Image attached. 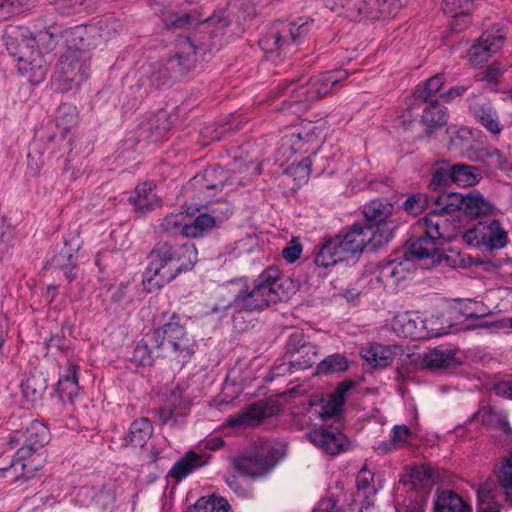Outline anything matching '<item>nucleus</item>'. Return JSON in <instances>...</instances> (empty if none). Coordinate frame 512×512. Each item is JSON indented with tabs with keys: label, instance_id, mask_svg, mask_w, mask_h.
Instances as JSON below:
<instances>
[{
	"label": "nucleus",
	"instance_id": "obj_52",
	"mask_svg": "<svg viewBox=\"0 0 512 512\" xmlns=\"http://www.w3.org/2000/svg\"><path fill=\"white\" fill-rule=\"evenodd\" d=\"M187 411V402H185L180 394L173 393L164 406L163 412L166 413V417L184 415Z\"/></svg>",
	"mask_w": 512,
	"mask_h": 512
},
{
	"label": "nucleus",
	"instance_id": "obj_36",
	"mask_svg": "<svg viewBox=\"0 0 512 512\" xmlns=\"http://www.w3.org/2000/svg\"><path fill=\"white\" fill-rule=\"evenodd\" d=\"M393 211V205L384 199H375L364 206V216L372 224L385 222Z\"/></svg>",
	"mask_w": 512,
	"mask_h": 512
},
{
	"label": "nucleus",
	"instance_id": "obj_18",
	"mask_svg": "<svg viewBox=\"0 0 512 512\" xmlns=\"http://www.w3.org/2000/svg\"><path fill=\"white\" fill-rule=\"evenodd\" d=\"M504 39L505 34L500 28L485 31L479 40L471 46L468 53L469 62L479 65L487 61L493 53L502 47Z\"/></svg>",
	"mask_w": 512,
	"mask_h": 512
},
{
	"label": "nucleus",
	"instance_id": "obj_40",
	"mask_svg": "<svg viewBox=\"0 0 512 512\" xmlns=\"http://www.w3.org/2000/svg\"><path fill=\"white\" fill-rule=\"evenodd\" d=\"M24 398L31 403L40 400L46 390L44 378L38 374L28 375L21 383Z\"/></svg>",
	"mask_w": 512,
	"mask_h": 512
},
{
	"label": "nucleus",
	"instance_id": "obj_54",
	"mask_svg": "<svg viewBox=\"0 0 512 512\" xmlns=\"http://www.w3.org/2000/svg\"><path fill=\"white\" fill-rule=\"evenodd\" d=\"M476 418L487 425H499L504 427L507 424L505 419L491 407L479 410L476 414Z\"/></svg>",
	"mask_w": 512,
	"mask_h": 512
},
{
	"label": "nucleus",
	"instance_id": "obj_43",
	"mask_svg": "<svg viewBox=\"0 0 512 512\" xmlns=\"http://www.w3.org/2000/svg\"><path fill=\"white\" fill-rule=\"evenodd\" d=\"M176 49L173 60L184 69L190 68L196 61L195 45L188 38H179Z\"/></svg>",
	"mask_w": 512,
	"mask_h": 512
},
{
	"label": "nucleus",
	"instance_id": "obj_38",
	"mask_svg": "<svg viewBox=\"0 0 512 512\" xmlns=\"http://www.w3.org/2000/svg\"><path fill=\"white\" fill-rule=\"evenodd\" d=\"M412 436V431L406 425H395L388 441H381L377 444V450L381 452H391L405 446Z\"/></svg>",
	"mask_w": 512,
	"mask_h": 512
},
{
	"label": "nucleus",
	"instance_id": "obj_51",
	"mask_svg": "<svg viewBox=\"0 0 512 512\" xmlns=\"http://www.w3.org/2000/svg\"><path fill=\"white\" fill-rule=\"evenodd\" d=\"M428 205V197L423 193H417L409 196L402 207L409 214L417 215Z\"/></svg>",
	"mask_w": 512,
	"mask_h": 512
},
{
	"label": "nucleus",
	"instance_id": "obj_15",
	"mask_svg": "<svg viewBox=\"0 0 512 512\" xmlns=\"http://www.w3.org/2000/svg\"><path fill=\"white\" fill-rule=\"evenodd\" d=\"M276 465L274 455L269 453L268 447L260 452L243 455L235 460V469L243 476L256 478L268 474Z\"/></svg>",
	"mask_w": 512,
	"mask_h": 512
},
{
	"label": "nucleus",
	"instance_id": "obj_50",
	"mask_svg": "<svg viewBox=\"0 0 512 512\" xmlns=\"http://www.w3.org/2000/svg\"><path fill=\"white\" fill-rule=\"evenodd\" d=\"M410 481L413 487H426L432 483V472L427 466H414L410 471Z\"/></svg>",
	"mask_w": 512,
	"mask_h": 512
},
{
	"label": "nucleus",
	"instance_id": "obj_49",
	"mask_svg": "<svg viewBox=\"0 0 512 512\" xmlns=\"http://www.w3.org/2000/svg\"><path fill=\"white\" fill-rule=\"evenodd\" d=\"M54 263L65 274L68 280H74L77 277V267L71 253H59L54 258Z\"/></svg>",
	"mask_w": 512,
	"mask_h": 512
},
{
	"label": "nucleus",
	"instance_id": "obj_56",
	"mask_svg": "<svg viewBox=\"0 0 512 512\" xmlns=\"http://www.w3.org/2000/svg\"><path fill=\"white\" fill-rule=\"evenodd\" d=\"M132 360L139 365H149L153 361L151 350L147 343L139 342L134 349Z\"/></svg>",
	"mask_w": 512,
	"mask_h": 512
},
{
	"label": "nucleus",
	"instance_id": "obj_60",
	"mask_svg": "<svg viewBox=\"0 0 512 512\" xmlns=\"http://www.w3.org/2000/svg\"><path fill=\"white\" fill-rule=\"evenodd\" d=\"M301 253L302 245L299 242L292 240L290 245L283 249L282 256L289 263H293L299 259Z\"/></svg>",
	"mask_w": 512,
	"mask_h": 512
},
{
	"label": "nucleus",
	"instance_id": "obj_37",
	"mask_svg": "<svg viewBox=\"0 0 512 512\" xmlns=\"http://www.w3.org/2000/svg\"><path fill=\"white\" fill-rule=\"evenodd\" d=\"M186 512H232L229 502L214 494L200 497Z\"/></svg>",
	"mask_w": 512,
	"mask_h": 512
},
{
	"label": "nucleus",
	"instance_id": "obj_3",
	"mask_svg": "<svg viewBox=\"0 0 512 512\" xmlns=\"http://www.w3.org/2000/svg\"><path fill=\"white\" fill-rule=\"evenodd\" d=\"M151 261L144 273L143 285L151 293L161 289L181 272L191 269L197 261L193 244H158L151 252Z\"/></svg>",
	"mask_w": 512,
	"mask_h": 512
},
{
	"label": "nucleus",
	"instance_id": "obj_30",
	"mask_svg": "<svg viewBox=\"0 0 512 512\" xmlns=\"http://www.w3.org/2000/svg\"><path fill=\"white\" fill-rule=\"evenodd\" d=\"M356 486L355 502L360 505L372 506L377 493L374 474L367 469H362L358 473Z\"/></svg>",
	"mask_w": 512,
	"mask_h": 512
},
{
	"label": "nucleus",
	"instance_id": "obj_64",
	"mask_svg": "<svg viewBox=\"0 0 512 512\" xmlns=\"http://www.w3.org/2000/svg\"><path fill=\"white\" fill-rule=\"evenodd\" d=\"M69 346V341L60 337L59 335H52L46 341V347L50 351L52 349H56L59 351H64Z\"/></svg>",
	"mask_w": 512,
	"mask_h": 512
},
{
	"label": "nucleus",
	"instance_id": "obj_1",
	"mask_svg": "<svg viewBox=\"0 0 512 512\" xmlns=\"http://www.w3.org/2000/svg\"><path fill=\"white\" fill-rule=\"evenodd\" d=\"M97 35L98 28L94 25H78L63 32L53 25L36 34L24 26L8 25L3 38L7 50L17 60L19 73L36 85L46 77L48 65L45 54L56 47L59 37L63 38L66 50L86 54V51L98 45Z\"/></svg>",
	"mask_w": 512,
	"mask_h": 512
},
{
	"label": "nucleus",
	"instance_id": "obj_25",
	"mask_svg": "<svg viewBox=\"0 0 512 512\" xmlns=\"http://www.w3.org/2000/svg\"><path fill=\"white\" fill-rule=\"evenodd\" d=\"M398 346H386L382 344H370L360 352L361 357L373 367H387L398 354Z\"/></svg>",
	"mask_w": 512,
	"mask_h": 512
},
{
	"label": "nucleus",
	"instance_id": "obj_33",
	"mask_svg": "<svg viewBox=\"0 0 512 512\" xmlns=\"http://www.w3.org/2000/svg\"><path fill=\"white\" fill-rule=\"evenodd\" d=\"M447 109L441 106L437 100L430 101L424 108L422 114V122L428 133L433 132L447 124Z\"/></svg>",
	"mask_w": 512,
	"mask_h": 512
},
{
	"label": "nucleus",
	"instance_id": "obj_14",
	"mask_svg": "<svg viewBox=\"0 0 512 512\" xmlns=\"http://www.w3.org/2000/svg\"><path fill=\"white\" fill-rule=\"evenodd\" d=\"M376 4H378L379 12L383 16H393L402 7V4L395 0H325L326 7L332 11L346 8L348 11L363 16L370 15L371 9Z\"/></svg>",
	"mask_w": 512,
	"mask_h": 512
},
{
	"label": "nucleus",
	"instance_id": "obj_24",
	"mask_svg": "<svg viewBox=\"0 0 512 512\" xmlns=\"http://www.w3.org/2000/svg\"><path fill=\"white\" fill-rule=\"evenodd\" d=\"M208 458L204 454L189 451L178 459L168 472V476L180 482L192 474L195 470L206 465Z\"/></svg>",
	"mask_w": 512,
	"mask_h": 512
},
{
	"label": "nucleus",
	"instance_id": "obj_11",
	"mask_svg": "<svg viewBox=\"0 0 512 512\" xmlns=\"http://www.w3.org/2000/svg\"><path fill=\"white\" fill-rule=\"evenodd\" d=\"M88 70L86 54L72 53V50H66L60 57L53 79L58 83L59 89L70 90L87 79Z\"/></svg>",
	"mask_w": 512,
	"mask_h": 512
},
{
	"label": "nucleus",
	"instance_id": "obj_16",
	"mask_svg": "<svg viewBox=\"0 0 512 512\" xmlns=\"http://www.w3.org/2000/svg\"><path fill=\"white\" fill-rule=\"evenodd\" d=\"M307 436L314 446L331 456L346 451L349 446L347 437L338 428H314Z\"/></svg>",
	"mask_w": 512,
	"mask_h": 512
},
{
	"label": "nucleus",
	"instance_id": "obj_28",
	"mask_svg": "<svg viewBox=\"0 0 512 512\" xmlns=\"http://www.w3.org/2000/svg\"><path fill=\"white\" fill-rule=\"evenodd\" d=\"M136 212L145 214L160 205V200L154 192L151 183H142L135 188L133 196L129 198Z\"/></svg>",
	"mask_w": 512,
	"mask_h": 512
},
{
	"label": "nucleus",
	"instance_id": "obj_32",
	"mask_svg": "<svg viewBox=\"0 0 512 512\" xmlns=\"http://www.w3.org/2000/svg\"><path fill=\"white\" fill-rule=\"evenodd\" d=\"M153 434V426L148 418L135 420L129 429L127 436V445L137 449H142Z\"/></svg>",
	"mask_w": 512,
	"mask_h": 512
},
{
	"label": "nucleus",
	"instance_id": "obj_5",
	"mask_svg": "<svg viewBox=\"0 0 512 512\" xmlns=\"http://www.w3.org/2000/svg\"><path fill=\"white\" fill-rule=\"evenodd\" d=\"M374 234L371 226L353 225L345 235L329 239L320 247L315 264L328 268L338 262L354 260L372 242Z\"/></svg>",
	"mask_w": 512,
	"mask_h": 512
},
{
	"label": "nucleus",
	"instance_id": "obj_41",
	"mask_svg": "<svg viewBox=\"0 0 512 512\" xmlns=\"http://www.w3.org/2000/svg\"><path fill=\"white\" fill-rule=\"evenodd\" d=\"M443 84L444 76L442 74L434 75L415 88L412 98L416 102H427L440 90Z\"/></svg>",
	"mask_w": 512,
	"mask_h": 512
},
{
	"label": "nucleus",
	"instance_id": "obj_20",
	"mask_svg": "<svg viewBox=\"0 0 512 512\" xmlns=\"http://www.w3.org/2000/svg\"><path fill=\"white\" fill-rule=\"evenodd\" d=\"M316 127L311 126L308 129L286 135L281 140L279 151L284 155L290 151L294 153H308L314 151L318 146L317 136L315 134Z\"/></svg>",
	"mask_w": 512,
	"mask_h": 512
},
{
	"label": "nucleus",
	"instance_id": "obj_61",
	"mask_svg": "<svg viewBox=\"0 0 512 512\" xmlns=\"http://www.w3.org/2000/svg\"><path fill=\"white\" fill-rule=\"evenodd\" d=\"M397 512H424V504L422 499H407L403 505L397 504Z\"/></svg>",
	"mask_w": 512,
	"mask_h": 512
},
{
	"label": "nucleus",
	"instance_id": "obj_55",
	"mask_svg": "<svg viewBox=\"0 0 512 512\" xmlns=\"http://www.w3.org/2000/svg\"><path fill=\"white\" fill-rule=\"evenodd\" d=\"M38 0H6L1 6L7 7L10 14H20L35 7Z\"/></svg>",
	"mask_w": 512,
	"mask_h": 512
},
{
	"label": "nucleus",
	"instance_id": "obj_17",
	"mask_svg": "<svg viewBox=\"0 0 512 512\" xmlns=\"http://www.w3.org/2000/svg\"><path fill=\"white\" fill-rule=\"evenodd\" d=\"M228 175L221 167H210L201 174L196 175L190 185L198 192V198L209 201L224 187Z\"/></svg>",
	"mask_w": 512,
	"mask_h": 512
},
{
	"label": "nucleus",
	"instance_id": "obj_42",
	"mask_svg": "<svg viewBox=\"0 0 512 512\" xmlns=\"http://www.w3.org/2000/svg\"><path fill=\"white\" fill-rule=\"evenodd\" d=\"M435 208L432 212H437L448 221V214L461 210L462 198L460 193H442L434 198Z\"/></svg>",
	"mask_w": 512,
	"mask_h": 512
},
{
	"label": "nucleus",
	"instance_id": "obj_7",
	"mask_svg": "<svg viewBox=\"0 0 512 512\" xmlns=\"http://www.w3.org/2000/svg\"><path fill=\"white\" fill-rule=\"evenodd\" d=\"M347 77V71L339 68L322 73L307 83L301 81V83L287 84L283 88V94L289 96V109H292V104H295L292 112L295 114L302 112L310 102L328 94L335 84Z\"/></svg>",
	"mask_w": 512,
	"mask_h": 512
},
{
	"label": "nucleus",
	"instance_id": "obj_19",
	"mask_svg": "<svg viewBox=\"0 0 512 512\" xmlns=\"http://www.w3.org/2000/svg\"><path fill=\"white\" fill-rule=\"evenodd\" d=\"M461 211L470 219L496 216L501 211L478 191L461 194Z\"/></svg>",
	"mask_w": 512,
	"mask_h": 512
},
{
	"label": "nucleus",
	"instance_id": "obj_21",
	"mask_svg": "<svg viewBox=\"0 0 512 512\" xmlns=\"http://www.w3.org/2000/svg\"><path fill=\"white\" fill-rule=\"evenodd\" d=\"M272 414V408L268 407L264 402L259 401L248 406L238 415L231 416L226 420V426L246 429L259 424L263 419Z\"/></svg>",
	"mask_w": 512,
	"mask_h": 512
},
{
	"label": "nucleus",
	"instance_id": "obj_27",
	"mask_svg": "<svg viewBox=\"0 0 512 512\" xmlns=\"http://www.w3.org/2000/svg\"><path fill=\"white\" fill-rule=\"evenodd\" d=\"M499 488L497 483L488 479L477 490L476 512H500L501 503L498 499Z\"/></svg>",
	"mask_w": 512,
	"mask_h": 512
},
{
	"label": "nucleus",
	"instance_id": "obj_13",
	"mask_svg": "<svg viewBox=\"0 0 512 512\" xmlns=\"http://www.w3.org/2000/svg\"><path fill=\"white\" fill-rule=\"evenodd\" d=\"M391 327L402 337L413 340L428 339L439 336L440 333L428 327L427 320L419 312L405 311L394 316Z\"/></svg>",
	"mask_w": 512,
	"mask_h": 512
},
{
	"label": "nucleus",
	"instance_id": "obj_8",
	"mask_svg": "<svg viewBox=\"0 0 512 512\" xmlns=\"http://www.w3.org/2000/svg\"><path fill=\"white\" fill-rule=\"evenodd\" d=\"M463 241L471 247L494 252L509 244V231L500 219L480 220L462 234Z\"/></svg>",
	"mask_w": 512,
	"mask_h": 512
},
{
	"label": "nucleus",
	"instance_id": "obj_62",
	"mask_svg": "<svg viewBox=\"0 0 512 512\" xmlns=\"http://www.w3.org/2000/svg\"><path fill=\"white\" fill-rule=\"evenodd\" d=\"M491 158H495V165L503 172H505L508 176H512V165H509L507 160L503 157V155L498 151L494 150L489 153Z\"/></svg>",
	"mask_w": 512,
	"mask_h": 512
},
{
	"label": "nucleus",
	"instance_id": "obj_26",
	"mask_svg": "<svg viewBox=\"0 0 512 512\" xmlns=\"http://www.w3.org/2000/svg\"><path fill=\"white\" fill-rule=\"evenodd\" d=\"M41 467V462H33L30 459H20L18 452L10 465L0 468V478H6L11 482H16L28 478Z\"/></svg>",
	"mask_w": 512,
	"mask_h": 512
},
{
	"label": "nucleus",
	"instance_id": "obj_12",
	"mask_svg": "<svg viewBox=\"0 0 512 512\" xmlns=\"http://www.w3.org/2000/svg\"><path fill=\"white\" fill-rule=\"evenodd\" d=\"M415 270L414 262L409 258L392 260L375 267L366 277L373 287H383L395 291L404 281L411 278Z\"/></svg>",
	"mask_w": 512,
	"mask_h": 512
},
{
	"label": "nucleus",
	"instance_id": "obj_47",
	"mask_svg": "<svg viewBox=\"0 0 512 512\" xmlns=\"http://www.w3.org/2000/svg\"><path fill=\"white\" fill-rule=\"evenodd\" d=\"M317 348L314 345L308 344L303 346L299 353L291 356L290 367L295 369H307L311 367L317 359Z\"/></svg>",
	"mask_w": 512,
	"mask_h": 512
},
{
	"label": "nucleus",
	"instance_id": "obj_63",
	"mask_svg": "<svg viewBox=\"0 0 512 512\" xmlns=\"http://www.w3.org/2000/svg\"><path fill=\"white\" fill-rule=\"evenodd\" d=\"M313 512H342V510L337 507L334 499L325 498L318 502Z\"/></svg>",
	"mask_w": 512,
	"mask_h": 512
},
{
	"label": "nucleus",
	"instance_id": "obj_34",
	"mask_svg": "<svg viewBox=\"0 0 512 512\" xmlns=\"http://www.w3.org/2000/svg\"><path fill=\"white\" fill-rule=\"evenodd\" d=\"M260 45L266 53L286 54L289 45L288 31L284 26L281 30L272 29L260 40Z\"/></svg>",
	"mask_w": 512,
	"mask_h": 512
},
{
	"label": "nucleus",
	"instance_id": "obj_59",
	"mask_svg": "<svg viewBox=\"0 0 512 512\" xmlns=\"http://www.w3.org/2000/svg\"><path fill=\"white\" fill-rule=\"evenodd\" d=\"M503 72L504 68L499 63L494 62L483 72L481 79L487 83L495 84Z\"/></svg>",
	"mask_w": 512,
	"mask_h": 512
},
{
	"label": "nucleus",
	"instance_id": "obj_48",
	"mask_svg": "<svg viewBox=\"0 0 512 512\" xmlns=\"http://www.w3.org/2000/svg\"><path fill=\"white\" fill-rule=\"evenodd\" d=\"M498 480L506 499L512 501V453L503 462L498 474Z\"/></svg>",
	"mask_w": 512,
	"mask_h": 512
},
{
	"label": "nucleus",
	"instance_id": "obj_4",
	"mask_svg": "<svg viewBox=\"0 0 512 512\" xmlns=\"http://www.w3.org/2000/svg\"><path fill=\"white\" fill-rule=\"evenodd\" d=\"M415 230L420 235L410 239L411 256L420 260L429 259L433 264L446 258L444 243L455 236V229L450 221L437 212H430L417 221Z\"/></svg>",
	"mask_w": 512,
	"mask_h": 512
},
{
	"label": "nucleus",
	"instance_id": "obj_44",
	"mask_svg": "<svg viewBox=\"0 0 512 512\" xmlns=\"http://www.w3.org/2000/svg\"><path fill=\"white\" fill-rule=\"evenodd\" d=\"M454 353L451 350L436 348L423 356V365L431 369L445 368L452 364Z\"/></svg>",
	"mask_w": 512,
	"mask_h": 512
},
{
	"label": "nucleus",
	"instance_id": "obj_6",
	"mask_svg": "<svg viewBox=\"0 0 512 512\" xmlns=\"http://www.w3.org/2000/svg\"><path fill=\"white\" fill-rule=\"evenodd\" d=\"M152 339L163 357L181 366L188 363L195 353L196 344L179 319L173 318L154 329Z\"/></svg>",
	"mask_w": 512,
	"mask_h": 512
},
{
	"label": "nucleus",
	"instance_id": "obj_29",
	"mask_svg": "<svg viewBox=\"0 0 512 512\" xmlns=\"http://www.w3.org/2000/svg\"><path fill=\"white\" fill-rule=\"evenodd\" d=\"M78 370V365L68 362L60 373L58 392L62 400L72 401L79 394Z\"/></svg>",
	"mask_w": 512,
	"mask_h": 512
},
{
	"label": "nucleus",
	"instance_id": "obj_35",
	"mask_svg": "<svg viewBox=\"0 0 512 512\" xmlns=\"http://www.w3.org/2000/svg\"><path fill=\"white\" fill-rule=\"evenodd\" d=\"M471 110L475 118L491 133L498 134L502 130L495 109L488 103L474 104Z\"/></svg>",
	"mask_w": 512,
	"mask_h": 512
},
{
	"label": "nucleus",
	"instance_id": "obj_39",
	"mask_svg": "<svg viewBox=\"0 0 512 512\" xmlns=\"http://www.w3.org/2000/svg\"><path fill=\"white\" fill-rule=\"evenodd\" d=\"M452 182L463 187L474 186L481 179V172L474 166L455 164L451 166Z\"/></svg>",
	"mask_w": 512,
	"mask_h": 512
},
{
	"label": "nucleus",
	"instance_id": "obj_46",
	"mask_svg": "<svg viewBox=\"0 0 512 512\" xmlns=\"http://www.w3.org/2000/svg\"><path fill=\"white\" fill-rule=\"evenodd\" d=\"M349 368L347 358L341 354H333L322 360L316 368L317 374L344 372Z\"/></svg>",
	"mask_w": 512,
	"mask_h": 512
},
{
	"label": "nucleus",
	"instance_id": "obj_31",
	"mask_svg": "<svg viewBox=\"0 0 512 512\" xmlns=\"http://www.w3.org/2000/svg\"><path fill=\"white\" fill-rule=\"evenodd\" d=\"M434 512H472V509L458 494L444 490L436 496Z\"/></svg>",
	"mask_w": 512,
	"mask_h": 512
},
{
	"label": "nucleus",
	"instance_id": "obj_53",
	"mask_svg": "<svg viewBox=\"0 0 512 512\" xmlns=\"http://www.w3.org/2000/svg\"><path fill=\"white\" fill-rule=\"evenodd\" d=\"M284 28L288 31L289 45H291L296 44L302 36L309 32L310 23L308 20L301 19L297 23L285 25Z\"/></svg>",
	"mask_w": 512,
	"mask_h": 512
},
{
	"label": "nucleus",
	"instance_id": "obj_10",
	"mask_svg": "<svg viewBox=\"0 0 512 512\" xmlns=\"http://www.w3.org/2000/svg\"><path fill=\"white\" fill-rule=\"evenodd\" d=\"M161 225L169 233L198 238L215 227L216 219L207 213L195 216L194 213L187 211L165 217Z\"/></svg>",
	"mask_w": 512,
	"mask_h": 512
},
{
	"label": "nucleus",
	"instance_id": "obj_22",
	"mask_svg": "<svg viewBox=\"0 0 512 512\" xmlns=\"http://www.w3.org/2000/svg\"><path fill=\"white\" fill-rule=\"evenodd\" d=\"M352 387V381H344L338 385L334 393L323 397L315 407V413L319 418L325 420L338 415L342 410L346 394Z\"/></svg>",
	"mask_w": 512,
	"mask_h": 512
},
{
	"label": "nucleus",
	"instance_id": "obj_23",
	"mask_svg": "<svg viewBox=\"0 0 512 512\" xmlns=\"http://www.w3.org/2000/svg\"><path fill=\"white\" fill-rule=\"evenodd\" d=\"M475 9L474 0H444L443 11L452 17L453 31L459 32L469 25V16Z\"/></svg>",
	"mask_w": 512,
	"mask_h": 512
},
{
	"label": "nucleus",
	"instance_id": "obj_9",
	"mask_svg": "<svg viewBox=\"0 0 512 512\" xmlns=\"http://www.w3.org/2000/svg\"><path fill=\"white\" fill-rule=\"evenodd\" d=\"M50 433L48 428L39 421H33L24 431H15L9 434L3 442L4 450H12L17 446L20 459H30L39 462L37 458L45 444L49 442Z\"/></svg>",
	"mask_w": 512,
	"mask_h": 512
},
{
	"label": "nucleus",
	"instance_id": "obj_2",
	"mask_svg": "<svg viewBox=\"0 0 512 512\" xmlns=\"http://www.w3.org/2000/svg\"><path fill=\"white\" fill-rule=\"evenodd\" d=\"M226 290L229 299L225 307L262 311L270 304L287 300L294 292V284L289 278L281 277L277 268L269 267L252 283L238 279L230 282Z\"/></svg>",
	"mask_w": 512,
	"mask_h": 512
},
{
	"label": "nucleus",
	"instance_id": "obj_57",
	"mask_svg": "<svg viewBox=\"0 0 512 512\" xmlns=\"http://www.w3.org/2000/svg\"><path fill=\"white\" fill-rule=\"evenodd\" d=\"M452 182V171L450 168H441L436 170L433 175L432 179L429 183V186L433 190H437L442 186L447 185L448 183Z\"/></svg>",
	"mask_w": 512,
	"mask_h": 512
},
{
	"label": "nucleus",
	"instance_id": "obj_58",
	"mask_svg": "<svg viewBox=\"0 0 512 512\" xmlns=\"http://www.w3.org/2000/svg\"><path fill=\"white\" fill-rule=\"evenodd\" d=\"M307 345L308 344L306 343L303 333L298 332V331L294 332L290 335V337L288 339V344H287L288 352L292 356L295 353H299L301 351V349H303V346H307Z\"/></svg>",
	"mask_w": 512,
	"mask_h": 512
},
{
	"label": "nucleus",
	"instance_id": "obj_45",
	"mask_svg": "<svg viewBox=\"0 0 512 512\" xmlns=\"http://www.w3.org/2000/svg\"><path fill=\"white\" fill-rule=\"evenodd\" d=\"M77 108L71 104H62L56 110L55 121L62 135H66L69 129L77 122Z\"/></svg>",
	"mask_w": 512,
	"mask_h": 512
}]
</instances>
